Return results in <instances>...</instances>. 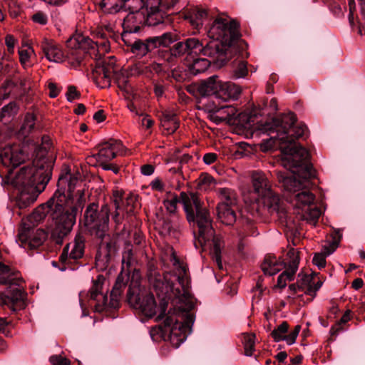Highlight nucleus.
Instances as JSON below:
<instances>
[{
	"label": "nucleus",
	"mask_w": 365,
	"mask_h": 365,
	"mask_svg": "<svg viewBox=\"0 0 365 365\" xmlns=\"http://www.w3.org/2000/svg\"><path fill=\"white\" fill-rule=\"evenodd\" d=\"M169 252L170 262L175 269L173 274H161L153 263L148 265V282L160 298V314L155 320L165 318L163 324L151 329L150 334L154 340L155 335L160 334L178 348L191 333L195 319L190 310L194 304L187 289L186 267L180 262L173 248Z\"/></svg>",
	"instance_id": "1"
},
{
	"label": "nucleus",
	"mask_w": 365,
	"mask_h": 365,
	"mask_svg": "<svg viewBox=\"0 0 365 365\" xmlns=\"http://www.w3.org/2000/svg\"><path fill=\"white\" fill-rule=\"evenodd\" d=\"M65 201L66 197L63 193H60L59 191L55 192L46 203L36 207L31 215L23 220L22 226L26 229L34 227L50 214L55 222L51 234L52 238L56 244L61 245L64 237L72 230L77 214L82 211L85 205L83 192L80 193L77 202L71 207V211L63 207Z\"/></svg>",
	"instance_id": "2"
},
{
	"label": "nucleus",
	"mask_w": 365,
	"mask_h": 365,
	"mask_svg": "<svg viewBox=\"0 0 365 365\" xmlns=\"http://www.w3.org/2000/svg\"><path fill=\"white\" fill-rule=\"evenodd\" d=\"M180 202L183 205L187 221L190 224L196 225L197 229L193 232L195 246L196 247H203L207 242H211L210 255L212 258L216 262L218 268L222 269L221 252L224 244L221 238L215 235L212 220L209 211L202 207V203L195 192H182Z\"/></svg>",
	"instance_id": "3"
},
{
	"label": "nucleus",
	"mask_w": 365,
	"mask_h": 365,
	"mask_svg": "<svg viewBox=\"0 0 365 365\" xmlns=\"http://www.w3.org/2000/svg\"><path fill=\"white\" fill-rule=\"evenodd\" d=\"M282 164L292 171L287 176L279 172L277 178L284 188L290 192H299L309 185V180L315 178V170L312 165L307 163L309 153L306 149H296L286 147L283 150Z\"/></svg>",
	"instance_id": "4"
},
{
	"label": "nucleus",
	"mask_w": 365,
	"mask_h": 365,
	"mask_svg": "<svg viewBox=\"0 0 365 365\" xmlns=\"http://www.w3.org/2000/svg\"><path fill=\"white\" fill-rule=\"evenodd\" d=\"M250 181L253 193L257 195L251 205L252 215L269 214L275 215L283 222L287 217V212L283 202L272 189L271 182L266 173L261 170L250 172Z\"/></svg>",
	"instance_id": "5"
},
{
	"label": "nucleus",
	"mask_w": 365,
	"mask_h": 365,
	"mask_svg": "<svg viewBox=\"0 0 365 365\" xmlns=\"http://www.w3.org/2000/svg\"><path fill=\"white\" fill-rule=\"evenodd\" d=\"M70 41H76L78 45L75 44L74 46L85 50L96 61L92 72V78L96 85L101 88H109L111 84V76L115 72V60L114 56L102 60L103 55L110 49L108 42H94L89 37L83 36L71 38Z\"/></svg>",
	"instance_id": "6"
},
{
	"label": "nucleus",
	"mask_w": 365,
	"mask_h": 365,
	"mask_svg": "<svg viewBox=\"0 0 365 365\" xmlns=\"http://www.w3.org/2000/svg\"><path fill=\"white\" fill-rule=\"evenodd\" d=\"M42 145L36 150V155L31 165L23 167L16 174L17 183L31 184L37 180L36 175H39L40 179L38 189L41 192L45 189L46 185L51 178V165L46 158L47 150L50 147L48 137L42 138Z\"/></svg>",
	"instance_id": "7"
},
{
	"label": "nucleus",
	"mask_w": 365,
	"mask_h": 365,
	"mask_svg": "<svg viewBox=\"0 0 365 365\" xmlns=\"http://www.w3.org/2000/svg\"><path fill=\"white\" fill-rule=\"evenodd\" d=\"M296 115L293 113L284 114L279 118H275L271 123L266 125L265 130L269 131V135L276 133L272 138H277L281 145L282 153L286 147L295 148L296 149H305L295 140L302 137L307 130L304 124L295 125Z\"/></svg>",
	"instance_id": "8"
},
{
	"label": "nucleus",
	"mask_w": 365,
	"mask_h": 365,
	"mask_svg": "<svg viewBox=\"0 0 365 365\" xmlns=\"http://www.w3.org/2000/svg\"><path fill=\"white\" fill-rule=\"evenodd\" d=\"M207 36L212 39L211 41H217L220 43L218 50L225 54V63L232 58L233 43L240 36L239 24L227 16H218L209 29Z\"/></svg>",
	"instance_id": "9"
},
{
	"label": "nucleus",
	"mask_w": 365,
	"mask_h": 365,
	"mask_svg": "<svg viewBox=\"0 0 365 365\" xmlns=\"http://www.w3.org/2000/svg\"><path fill=\"white\" fill-rule=\"evenodd\" d=\"M22 282L19 272L0 262V284L10 285L4 292H0V305L7 306L12 312L24 307Z\"/></svg>",
	"instance_id": "10"
},
{
	"label": "nucleus",
	"mask_w": 365,
	"mask_h": 365,
	"mask_svg": "<svg viewBox=\"0 0 365 365\" xmlns=\"http://www.w3.org/2000/svg\"><path fill=\"white\" fill-rule=\"evenodd\" d=\"M109 215L107 204L100 207L97 202H91L83 212V226L91 235L103 240L108 231Z\"/></svg>",
	"instance_id": "11"
},
{
	"label": "nucleus",
	"mask_w": 365,
	"mask_h": 365,
	"mask_svg": "<svg viewBox=\"0 0 365 365\" xmlns=\"http://www.w3.org/2000/svg\"><path fill=\"white\" fill-rule=\"evenodd\" d=\"M104 281L103 276L98 275L97 279L93 281V286L89 290V297L91 299L96 301L95 309L98 312H103L107 307H118L120 297L125 287L124 277L120 273L116 279L108 301L107 295L102 291Z\"/></svg>",
	"instance_id": "12"
},
{
	"label": "nucleus",
	"mask_w": 365,
	"mask_h": 365,
	"mask_svg": "<svg viewBox=\"0 0 365 365\" xmlns=\"http://www.w3.org/2000/svg\"><path fill=\"white\" fill-rule=\"evenodd\" d=\"M127 299L129 304L140 310L145 317L151 318L157 314L158 307L153 294L141 287L138 281L130 283Z\"/></svg>",
	"instance_id": "13"
},
{
	"label": "nucleus",
	"mask_w": 365,
	"mask_h": 365,
	"mask_svg": "<svg viewBox=\"0 0 365 365\" xmlns=\"http://www.w3.org/2000/svg\"><path fill=\"white\" fill-rule=\"evenodd\" d=\"M81 179V175L78 170L73 171V173L67 171L59 176L57 184L58 189L56 192L59 191L60 193L63 194L66 197V201L63 202V207L68 208L70 211L71 207L74 206L77 202L80 193H84L83 190H78L76 194V202L73 205V192ZM83 196H85V194H83ZM84 198L86 199V197H84Z\"/></svg>",
	"instance_id": "14"
},
{
	"label": "nucleus",
	"mask_w": 365,
	"mask_h": 365,
	"mask_svg": "<svg viewBox=\"0 0 365 365\" xmlns=\"http://www.w3.org/2000/svg\"><path fill=\"white\" fill-rule=\"evenodd\" d=\"M185 42L189 54H202L204 56L212 58V60L217 64H225V54L219 51L218 46H220V44L218 41H210L205 46H203L202 43L197 38H190L186 39Z\"/></svg>",
	"instance_id": "15"
},
{
	"label": "nucleus",
	"mask_w": 365,
	"mask_h": 365,
	"mask_svg": "<svg viewBox=\"0 0 365 365\" xmlns=\"http://www.w3.org/2000/svg\"><path fill=\"white\" fill-rule=\"evenodd\" d=\"M85 238L81 234L76 236L73 244H68L60 255V261L66 265L78 264V261L83 257Z\"/></svg>",
	"instance_id": "16"
},
{
	"label": "nucleus",
	"mask_w": 365,
	"mask_h": 365,
	"mask_svg": "<svg viewBox=\"0 0 365 365\" xmlns=\"http://www.w3.org/2000/svg\"><path fill=\"white\" fill-rule=\"evenodd\" d=\"M46 233L41 229L36 230L31 228H25L22 226L19 232V240L21 246L31 250L41 246L46 239Z\"/></svg>",
	"instance_id": "17"
},
{
	"label": "nucleus",
	"mask_w": 365,
	"mask_h": 365,
	"mask_svg": "<svg viewBox=\"0 0 365 365\" xmlns=\"http://www.w3.org/2000/svg\"><path fill=\"white\" fill-rule=\"evenodd\" d=\"M98 147V152L95 157L101 165L110 161L118 155H122L123 152L121 142L115 139L102 143Z\"/></svg>",
	"instance_id": "18"
},
{
	"label": "nucleus",
	"mask_w": 365,
	"mask_h": 365,
	"mask_svg": "<svg viewBox=\"0 0 365 365\" xmlns=\"http://www.w3.org/2000/svg\"><path fill=\"white\" fill-rule=\"evenodd\" d=\"M287 259L288 260L287 267H285L286 269L279 274L277 279V286L281 289L286 287L287 280L293 279L298 269L299 264V252L294 248H291L287 254Z\"/></svg>",
	"instance_id": "19"
},
{
	"label": "nucleus",
	"mask_w": 365,
	"mask_h": 365,
	"mask_svg": "<svg viewBox=\"0 0 365 365\" xmlns=\"http://www.w3.org/2000/svg\"><path fill=\"white\" fill-rule=\"evenodd\" d=\"M145 4L147 10L146 17L148 26H155L163 23V14L159 9L160 6L168 9L174 6L173 2L165 4L162 2V0H147Z\"/></svg>",
	"instance_id": "20"
},
{
	"label": "nucleus",
	"mask_w": 365,
	"mask_h": 365,
	"mask_svg": "<svg viewBox=\"0 0 365 365\" xmlns=\"http://www.w3.org/2000/svg\"><path fill=\"white\" fill-rule=\"evenodd\" d=\"M39 175H36L37 180L36 182L31 183V184H21V183H17L16 182V175L15 176L13 182L15 185V186L18 187L19 189L21 190L19 195L17 198V205L20 208H25L28 206H29L31 204H32L36 200V196L31 193V192H33L34 190L38 192V193H41L38 189V182L39 181ZM44 190V189L42 190V192Z\"/></svg>",
	"instance_id": "21"
},
{
	"label": "nucleus",
	"mask_w": 365,
	"mask_h": 365,
	"mask_svg": "<svg viewBox=\"0 0 365 365\" xmlns=\"http://www.w3.org/2000/svg\"><path fill=\"white\" fill-rule=\"evenodd\" d=\"M144 24L147 25V17L143 12L129 13L124 18L122 24L123 40L125 41L129 34L139 31L140 27Z\"/></svg>",
	"instance_id": "22"
},
{
	"label": "nucleus",
	"mask_w": 365,
	"mask_h": 365,
	"mask_svg": "<svg viewBox=\"0 0 365 365\" xmlns=\"http://www.w3.org/2000/svg\"><path fill=\"white\" fill-rule=\"evenodd\" d=\"M129 76H131L130 69L118 70L115 64V72L113 74L114 83L123 92L124 97L128 99L130 98L134 94L133 88L128 80Z\"/></svg>",
	"instance_id": "23"
},
{
	"label": "nucleus",
	"mask_w": 365,
	"mask_h": 365,
	"mask_svg": "<svg viewBox=\"0 0 365 365\" xmlns=\"http://www.w3.org/2000/svg\"><path fill=\"white\" fill-rule=\"evenodd\" d=\"M41 48L49 61L62 62L64 55L61 48L53 40L43 38L40 43Z\"/></svg>",
	"instance_id": "24"
},
{
	"label": "nucleus",
	"mask_w": 365,
	"mask_h": 365,
	"mask_svg": "<svg viewBox=\"0 0 365 365\" xmlns=\"http://www.w3.org/2000/svg\"><path fill=\"white\" fill-rule=\"evenodd\" d=\"M287 267V262H284L280 258H277L274 255H268L265 257L261 268L264 274L272 276L276 274L282 269Z\"/></svg>",
	"instance_id": "25"
},
{
	"label": "nucleus",
	"mask_w": 365,
	"mask_h": 365,
	"mask_svg": "<svg viewBox=\"0 0 365 365\" xmlns=\"http://www.w3.org/2000/svg\"><path fill=\"white\" fill-rule=\"evenodd\" d=\"M222 81L217 76H212L202 82L199 86V92L202 96H215L217 98L218 91L220 88Z\"/></svg>",
	"instance_id": "26"
},
{
	"label": "nucleus",
	"mask_w": 365,
	"mask_h": 365,
	"mask_svg": "<svg viewBox=\"0 0 365 365\" xmlns=\"http://www.w3.org/2000/svg\"><path fill=\"white\" fill-rule=\"evenodd\" d=\"M217 217L222 223L226 225H232L237 219L236 213L232 205L220 202L217 207Z\"/></svg>",
	"instance_id": "27"
},
{
	"label": "nucleus",
	"mask_w": 365,
	"mask_h": 365,
	"mask_svg": "<svg viewBox=\"0 0 365 365\" xmlns=\"http://www.w3.org/2000/svg\"><path fill=\"white\" fill-rule=\"evenodd\" d=\"M315 196L310 191L304 189L294 195V202L296 210H304L312 206L314 202Z\"/></svg>",
	"instance_id": "28"
},
{
	"label": "nucleus",
	"mask_w": 365,
	"mask_h": 365,
	"mask_svg": "<svg viewBox=\"0 0 365 365\" xmlns=\"http://www.w3.org/2000/svg\"><path fill=\"white\" fill-rule=\"evenodd\" d=\"M241 93V89L235 84L231 83H221L218 91L217 98L227 101L230 99H237Z\"/></svg>",
	"instance_id": "29"
},
{
	"label": "nucleus",
	"mask_w": 365,
	"mask_h": 365,
	"mask_svg": "<svg viewBox=\"0 0 365 365\" xmlns=\"http://www.w3.org/2000/svg\"><path fill=\"white\" fill-rule=\"evenodd\" d=\"M211 62L216 64L217 66L221 67L223 65L217 64L214 62L212 58L208 60L205 58H198L193 60L192 63L189 65V71L193 75H197L198 73L205 71L210 66Z\"/></svg>",
	"instance_id": "30"
},
{
	"label": "nucleus",
	"mask_w": 365,
	"mask_h": 365,
	"mask_svg": "<svg viewBox=\"0 0 365 365\" xmlns=\"http://www.w3.org/2000/svg\"><path fill=\"white\" fill-rule=\"evenodd\" d=\"M161 125L164 130L167 131V134H172L178 128L179 121L176 115L166 113L163 114Z\"/></svg>",
	"instance_id": "31"
},
{
	"label": "nucleus",
	"mask_w": 365,
	"mask_h": 365,
	"mask_svg": "<svg viewBox=\"0 0 365 365\" xmlns=\"http://www.w3.org/2000/svg\"><path fill=\"white\" fill-rule=\"evenodd\" d=\"M299 215V218L302 220H305L310 224L315 225L318 218L321 215V211L316 207H307V209L297 212Z\"/></svg>",
	"instance_id": "32"
},
{
	"label": "nucleus",
	"mask_w": 365,
	"mask_h": 365,
	"mask_svg": "<svg viewBox=\"0 0 365 365\" xmlns=\"http://www.w3.org/2000/svg\"><path fill=\"white\" fill-rule=\"evenodd\" d=\"M129 69L131 76H143L147 78H151L150 68L149 65H147L143 62H139L131 66Z\"/></svg>",
	"instance_id": "33"
},
{
	"label": "nucleus",
	"mask_w": 365,
	"mask_h": 365,
	"mask_svg": "<svg viewBox=\"0 0 365 365\" xmlns=\"http://www.w3.org/2000/svg\"><path fill=\"white\" fill-rule=\"evenodd\" d=\"M197 187L201 191H207L215 185L214 178L207 173H202L197 180Z\"/></svg>",
	"instance_id": "34"
},
{
	"label": "nucleus",
	"mask_w": 365,
	"mask_h": 365,
	"mask_svg": "<svg viewBox=\"0 0 365 365\" xmlns=\"http://www.w3.org/2000/svg\"><path fill=\"white\" fill-rule=\"evenodd\" d=\"M101 7L106 13L115 14L123 9V0H103Z\"/></svg>",
	"instance_id": "35"
},
{
	"label": "nucleus",
	"mask_w": 365,
	"mask_h": 365,
	"mask_svg": "<svg viewBox=\"0 0 365 365\" xmlns=\"http://www.w3.org/2000/svg\"><path fill=\"white\" fill-rule=\"evenodd\" d=\"M331 237L332 240L323 246V252L328 256L332 254L338 247L341 234L339 230L334 231Z\"/></svg>",
	"instance_id": "36"
},
{
	"label": "nucleus",
	"mask_w": 365,
	"mask_h": 365,
	"mask_svg": "<svg viewBox=\"0 0 365 365\" xmlns=\"http://www.w3.org/2000/svg\"><path fill=\"white\" fill-rule=\"evenodd\" d=\"M123 9L129 13L142 12L145 6L144 0H123Z\"/></svg>",
	"instance_id": "37"
},
{
	"label": "nucleus",
	"mask_w": 365,
	"mask_h": 365,
	"mask_svg": "<svg viewBox=\"0 0 365 365\" xmlns=\"http://www.w3.org/2000/svg\"><path fill=\"white\" fill-rule=\"evenodd\" d=\"M132 245L127 244L124 248V251L122 255V269L123 270L128 269L134 262Z\"/></svg>",
	"instance_id": "38"
},
{
	"label": "nucleus",
	"mask_w": 365,
	"mask_h": 365,
	"mask_svg": "<svg viewBox=\"0 0 365 365\" xmlns=\"http://www.w3.org/2000/svg\"><path fill=\"white\" fill-rule=\"evenodd\" d=\"M207 16V11L205 9H197L190 16V24L196 29L201 26L203 20Z\"/></svg>",
	"instance_id": "39"
},
{
	"label": "nucleus",
	"mask_w": 365,
	"mask_h": 365,
	"mask_svg": "<svg viewBox=\"0 0 365 365\" xmlns=\"http://www.w3.org/2000/svg\"><path fill=\"white\" fill-rule=\"evenodd\" d=\"M316 274H299L298 275L299 279H298V289L303 292L304 294H306L307 289L309 288V287H312V281L314 280V277L316 276Z\"/></svg>",
	"instance_id": "40"
},
{
	"label": "nucleus",
	"mask_w": 365,
	"mask_h": 365,
	"mask_svg": "<svg viewBox=\"0 0 365 365\" xmlns=\"http://www.w3.org/2000/svg\"><path fill=\"white\" fill-rule=\"evenodd\" d=\"M255 335L254 334H246L243 337V344L245 354L247 356H251L255 351Z\"/></svg>",
	"instance_id": "41"
},
{
	"label": "nucleus",
	"mask_w": 365,
	"mask_h": 365,
	"mask_svg": "<svg viewBox=\"0 0 365 365\" xmlns=\"http://www.w3.org/2000/svg\"><path fill=\"white\" fill-rule=\"evenodd\" d=\"M131 51L133 53L142 56L150 51L146 40L145 41L141 40L135 41L134 43L131 44Z\"/></svg>",
	"instance_id": "42"
},
{
	"label": "nucleus",
	"mask_w": 365,
	"mask_h": 365,
	"mask_svg": "<svg viewBox=\"0 0 365 365\" xmlns=\"http://www.w3.org/2000/svg\"><path fill=\"white\" fill-rule=\"evenodd\" d=\"M288 329H289V324L287 322H283L282 324H280L271 333V336L273 338L274 341L276 342L282 341L283 337L285 336V334L288 331Z\"/></svg>",
	"instance_id": "43"
},
{
	"label": "nucleus",
	"mask_w": 365,
	"mask_h": 365,
	"mask_svg": "<svg viewBox=\"0 0 365 365\" xmlns=\"http://www.w3.org/2000/svg\"><path fill=\"white\" fill-rule=\"evenodd\" d=\"M219 195L222 200V202L227 203L230 205H232L235 203L236 196L233 190L229 188H220Z\"/></svg>",
	"instance_id": "44"
},
{
	"label": "nucleus",
	"mask_w": 365,
	"mask_h": 365,
	"mask_svg": "<svg viewBox=\"0 0 365 365\" xmlns=\"http://www.w3.org/2000/svg\"><path fill=\"white\" fill-rule=\"evenodd\" d=\"M248 74L247 63L246 61H240L233 70V76L235 78H245Z\"/></svg>",
	"instance_id": "45"
},
{
	"label": "nucleus",
	"mask_w": 365,
	"mask_h": 365,
	"mask_svg": "<svg viewBox=\"0 0 365 365\" xmlns=\"http://www.w3.org/2000/svg\"><path fill=\"white\" fill-rule=\"evenodd\" d=\"M1 157L5 163L9 162L13 166H17L20 162L16 159V154L11 148H5L1 153Z\"/></svg>",
	"instance_id": "46"
},
{
	"label": "nucleus",
	"mask_w": 365,
	"mask_h": 365,
	"mask_svg": "<svg viewBox=\"0 0 365 365\" xmlns=\"http://www.w3.org/2000/svg\"><path fill=\"white\" fill-rule=\"evenodd\" d=\"M180 202V198L178 199L177 195H173L171 199L165 200L163 205L167 211L170 213H175L177 210L178 203Z\"/></svg>",
	"instance_id": "47"
},
{
	"label": "nucleus",
	"mask_w": 365,
	"mask_h": 365,
	"mask_svg": "<svg viewBox=\"0 0 365 365\" xmlns=\"http://www.w3.org/2000/svg\"><path fill=\"white\" fill-rule=\"evenodd\" d=\"M158 38L163 47H168L175 41V35L171 32H166Z\"/></svg>",
	"instance_id": "48"
},
{
	"label": "nucleus",
	"mask_w": 365,
	"mask_h": 365,
	"mask_svg": "<svg viewBox=\"0 0 365 365\" xmlns=\"http://www.w3.org/2000/svg\"><path fill=\"white\" fill-rule=\"evenodd\" d=\"M300 330L301 326L297 325L292 331H291L288 335H285V336L283 337L282 341H285L288 345L293 344L295 342Z\"/></svg>",
	"instance_id": "49"
},
{
	"label": "nucleus",
	"mask_w": 365,
	"mask_h": 365,
	"mask_svg": "<svg viewBox=\"0 0 365 365\" xmlns=\"http://www.w3.org/2000/svg\"><path fill=\"white\" fill-rule=\"evenodd\" d=\"M34 116L31 114H27L25 117V120L24 122V124L21 127V129L24 130V132H30L34 128Z\"/></svg>",
	"instance_id": "50"
},
{
	"label": "nucleus",
	"mask_w": 365,
	"mask_h": 365,
	"mask_svg": "<svg viewBox=\"0 0 365 365\" xmlns=\"http://www.w3.org/2000/svg\"><path fill=\"white\" fill-rule=\"evenodd\" d=\"M171 51L174 56H180L185 53H187V48L185 42H178L173 46Z\"/></svg>",
	"instance_id": "51"
},
{
	"label": "nucleus",
	"mask_w": 365,
	"mask_h": 365,
	"mask_svg": "<svg viewBox=\"0 0 365 365\" xmlns=\"http://www.w3.org/2000/svg\"><path fill=\"white\" fill-rule=\"evenodd\" d=\"M327 255L325 253H317L314 255L312 262L314 264L317 266L319 269L324 268L326 265V257Z\"/></svg>",
	"instance_id": "52"
},
{
	"label": "nucleus",
	"mask_w": 365,
	"mask_h": 365,
	"mask_svg": "<svg viewBox=\"0 0 365 365\" xmlns=\"http://www.w3.org/2000/svg\"><path fill=\"white\" fill-rule=\"evenodd\" d=\"M33 52L34 51L31 48L21 49L19 51V61L24 66H25L28 63L31 53Z\"/></svg>",
	"instance_id": "53"
},
{
	"label": "nucleus",
	"mask_w": 365,
	"mask_h": 365,
	"mask_svg": "<svg viewBox=\"0 0 365 365\" xmlns=\"http://www.w3.org/2000/svg\"><path fill=\"white\" fill-rule=\"evenodd\" d=\"M81 96L80 93L77 91L74 86H69L66 93V98L68 101L72 102L75 99L79 98Z\"/></svg>",
	"instance_id": "54"
},
{
	"label": "nucleus",
	"mask_w": 365,
	"mask_h": 365,
	"mask_svg": "<svg viewBox=\"0 0 365 365\" xmlns=\"http://www.w3.org/2000/svg\"><path fill=\"white\" fill-rule=\"evenodd\" d=\"M312 287H309V288L307 289L306 294L311 296L312 298L316 296L317 292L321 288L322 286L323 282L321 280H318L315 282L314 280L312 281Z\"/></svg>",
	"instance_id": "55"
},
{
	"label": "nucleus",
	"mask_w": 365,
	"mask_h": 365,
	"mask_svg": "<svg viewBox=\"0 0 365 365\" xmlns=\"http://www.w3.org/2000/svg\"><path fill=\"white\" fill-rule=\"evenodd\" d=\"M32 19L35 23L41 25H45L48 22L47 15L41 11H38L33 15Z\"/></svg>",
	"instance_id": "56"
},
{
	"label": "nucleus",
	"mask_w": 365,
	"mask_h": 365,
	"mask_svg": "<svg viewBox=\"0 0 365 365\" xmlns=\"http://www.w3.org/2000/svg\"><path fill=\"white\" fill-rule=\"evenodd\" d=\"M50 361L53 365H70V362L66 358L55 355L50 358Z\"/></svg>",
	"instance_id": "57"
},
{
	"label": "nucleus",
	"mask_w": 365,
	"mask_h": 365,
	"mask_svg": "<svg viewBox=\"0 0 365 365\" xmlns=\"http://www.w3.org/2000/svg\"><path fill=\"white\" fill-rule=\"evenodd\" d=\"M5 43L7 46L8 52L12 54L14 51V46L16 43V39L11 35H7L5 37Z\"/></svg>",
	"instance_id": "58"
},
{
	"label": "nucleus",
	"mask_w": 365,
	"mask_h": 365,
	"mask_svg": "<svg viewBox=\"0 0 365 365\" xmlns=\"http://www.w3.org/2000/svg\"><path fill=\"white\" fill-rule=\"evenodd\" d=\"M126 204L128 206L127 212H132L137 206V197L135 195L128 196L126 198Z\"/></svg>",
	"instance_id": "59"
},
{
	"label": "nucleus",
	"mask_w": 365,
	"mask_h": 365,
	"mask_svg": "<svg viewBox=\"0 0 365 365\" xmlns=\"http://www.w3.org/2000/svg\"><path fill=\"white\" fill-rule=\"evenodd\" d=\"M16 106L14 104L9 103L5 106H4L1 108V113H0V118L2 119L3 118L6 117V115H11L13 113L14 110L15 109Z\"/></svg>",
	"instance_id": "60"
},
{
	"label": "nucleus",
	"mask_w": 365,
	"mask_h": 365,
	"mask_svg": "<svg viewBox=\"0 0 365 365\" xmlns=\"http://www.w3.org/2000/svg\"><path fill=\"white\" fill-rule=\"evenodd\" d=\"M149 66L150 68L151 78L153 77V73L160 74L165 71L163 65L158 63H152L149 64Z\"/></svg>",
	"instance_id": "61"
},
{
	"label": "nucleus",
	"mask_w": 365,
	"mask_h": 365,
	"mask_svg": "<svg viewBox=\"0 0 365 365\" xmlns=\"http://www.w3.org/2000/svg\"><path fill=\"white\" fill-rule=\"evenodd\" d=\"M146 41L148 42V45L150 47V51H152L153 49H154L155 48L162 46L158 36L150 37V38H147Z\"/></svg>",
	"instance_id": "62"
},
{
	"label": "nucleus",
	"mask_w": 365,
	"mask_h": 365,
	"mask_svg": "<svg viewBox=\"0 0 365 365\" xmlns=\"http://www.w3.org/2000/svg\"><path fill=\"white\" fill-rule=\"evenodd\" d=\"M150 186L154 190L163 191L164 190L165 185L160 178H157L150 182Z\"/></svg>",
	"instance_id": "63"
},
{
	"label": "nucleus",
	"mask_w": 365,
	"mask_h": 365,
	"mask_svg": "<svg viewBox=\"0 0 365 365\" xmlns=\"http://www.w3.org/2000/svg\"><path fill=\"white\" fill-rule=\"evenodd\" d=\"M217 154L214 153H208L203 156V161L207 165L213 163L217 160Z\"/></svg>",
	"instance_id": "64"
}]
</instances>
